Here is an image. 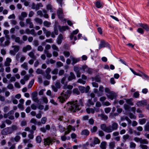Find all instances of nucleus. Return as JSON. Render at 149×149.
Segmentation results:
<instances>
[{"label": "nucleus", "mask_w": 149, "mask_h": 149, "mask_svg": "<svg viewBox=\"0 0 149 149\" xmlns=\"http://www.w3.org/2000/svg\"><path fill=\"white\" fill-rule=\"evenodd\" d=\"M123 140L126 141L127 139H128L129 140L131 141L132 140L131 136H130L128 134H126L125 135L123 136Z\"/></svg>", "instance_id": "obj_24"}, {"label": "nucleus", "mask_w": 149, "mask_h": 149, "mask_svg": "<svg viewBox=\"0 0 149 149\" xmlns=\"http://www.w3.org/2000/svg\"><path fill=\"white\" fill-rule=\"evenodd\" d=\"M139 121L140 124L143 125L146 123V120L145 118H143L139 119Z\"/></svg>", "instance_id": "obj_45"}, {"label": "nucleus", "mask_w": 149, "mask_h": 149, "mask_svg": "<svg viewBox=\"0 0 149 149\" xmlns=\"http://www.w3.org/2000/svg\"><path fill=\"white\" fill-rule=\"evenodd\" d=\"M7 40L5 41L4 44H2L1 45L3 47H5L8 46L10 43V42L9 40L10 38L8 36H6Z\"/></svg>", "instance_id": "obj_25"}, {"label": "nucleus", "mask_w": 149, "mask_h": 149, "mask_svg": "<svg viewBox=\"0 0 149 149\" xmlns=\"http://www.w3.org/2000/svg\"><path fill=\"white\" fill-rule=\"evenodd\" d=\"M93 143H92L90 144L91 146L93 147L95 146V144H99L100 142L99 139L97 137H95L93 141Z\"/></svg>", "instance_id": "obj_15"}, {"label": "nucleus", "mask_w": 149, "mask_h": 149, "mask_svg": "<svg viewBox=\"0 0 149 149\" xmlns=\"http://www.w3.org/2000/svg\"><path fill=\"white\" fill-rule=\"evenodd\" d=\"M58 127L60 130V131L61 132H63L65 130H66V128L65 129V128L63 127V126L61 125H59Z\"/></svg>", "instance_id": "obj_49"}, {"label": "nucleus", "mask_w": 149, "mask_h": 149, "mask_svg": "<svg viewBox=\"0 0 149 149\" xmlns=\"http://www.w3.org/2000/svg\"><path fill=\"white\" fill-rule=\"evenodd\" d=\"M140 143L141 144H148V142L146 139H142L141 138Z\"/></svg>", "instance_id": "obj_51"}, {"label": "nucleus", "mask_w": 149, "mask_h": 149, "mask_svg": "<svg viewBox=\"0 0 149 149\" xmlns=\"http://www.w3.org/2000/svg\"><path fill=\"white\" fill-rule=\"evenodd\" d=\"M101 129L107 133H109L110 131V130H109V126L107 127L106 125L104 124L101 125L100 126Z\"/></svg>", "instance_id": "obj_10"}, {"label": "nucleus", "mask_w": 149, "mask_h": 149, "mask_svg": "<svg viewBox=\"0 0 149 149\" xmlns=\"http://www.w3.org/2000/svg\"><path fill=\"white\" fill-rule=\"evenodd\" d=\"M57 13L58 18L61 20H62L63 19L64 16L62 10L61 8H59L57 11Z\"/></svg>", "instance_id": "obj_9"}, {"label": "nucleus", "mask_w": 149, "mask_h": 149, "mask_svg": "<svg viewBox=\"0 0 149 149\" xmlns=\"http://www.w3.org/2000/svg\"><path fill=\"white\" fill-rule=\"evenodd\" d=\"M106 145L107 143L106 142H103L101 143L100 148L102 149H106Z\"/></svg>", "instance_id": "obj_34"}, {"label": "nucleus", "mask_w": 149, "mask_h": 149, "mask_svg": "<svg viewBox=\"0 0 149 149\" xmlns=\"http://www.w3.org/2000/svg\"><path fill=\"white\" fill-rule=\"evenodd\" d=\"M75 126H72L71 125H69L67 126L66 128L67 130L65 131L64 133V135L61 136V139L62 141H65L66 140V138L65 135L69 134L71 130L75 131Z\"/></svg>", "instance_id": "obj_4"}, {"label": "nucleus", "mask_w": 149, "mask_h": 149, "mask_svg": "<svg viewBox=\"0 0 149 149\" xmlns=\"http://www.w3.org/2000/svg\"><path fill=\"white\" fill-rule=\"evenodd\" d=\"M120 120L122 121H124L125 120H126L129 124H130L131 123V120L127 116H125V117L123 116L121 117L120 118Z\"/></svg>", "instance_id": "obj_27"}, {"label": "nucleus", "mask_w": 149, "mask_h": 149, "mask_svg": "<svg viewBox=\"0 0 149 149\" xmlns=\"http://www.w3.org/2000/svg\"><path fill=\"white\" fill-rule=\"evenodd\" d=\"M118 124L115 122L113 123L112 124L111 126V125L109 126V129H110V131L109 133L111 132L114 130H116L118 128Z\"/></svg>", "instance_id": "obj_7"}, {"label": "nucleus", "mask_w": 149, "mask_h": 149, "mask_svg": "<svg viewBox=\"0 0 149 149\" xmlns=\"http://www.w3.org/2000/svg\"><path fill=\"white\" fill-rule=\"evenodd\" d=\"M17 129V127L16 125H14L11 127H7L4 129L2 130L1 133L3 135H7L12 133L13 131L16 130Z\"/></svg>", "instance_id": "obj_3"}, {"label": "nucleus", "mask_w": 149, "mask_h": 149, "mask_svg": "<svg viewBox=\"0 0 149 149\" xmlns=\"http://www.w3.org/2000/svg\"><path fill=\"white\" fill-rule=\"evenodd\" d=\"M69 27L68 26H58V29L61 32L65 31L66 30L69 29Z\"/></svg>", "instance_id": "obj_14"}, {"label": "nucleus", "mask_w": 149, "mask_h": 149, "mask_svg": "<svg viewBox=\"0 0 149 149\" xmlns=\"http://www.w3.org/2000/svg\"><path fill=\"white\" fill-rule=\"evenodd\" d=\"M71 93V91L70 90H67L65 91H63L61 95L58 97V100L61 103H64L69 97Z\"/></svg>", "instance_id": "obj_2"}, {"label": "nucleus", "mask_w": 149, "mask_h": 149, "mask_svg": "<svg viewBox=\"0 0 149 149\" xmlns=\"http://www.w3.org/2000/svg\"><path fill=\"white\" fill-rule=\"evenodd\" d=\"M38 94L36 92H34L32 94V100L35 102L38 103L39 102L37 96Z\"/></svg>", "instance_id": "obj_8"}, {"label": "nucleus", "mask_w": 149, "mask_h": 149, "mask_svg": "<svg viewBox=\"0 0 149 149\" xmlns=\"http://www.w3.org/2000/svg\"><path fill=\"white\" fill-rule=\"evenodd\" d=\"M73 93L74 94L77 95L80 94V92L77 88H74L73 90Z\"/></svg>", "instance_id": "obj_50"}, {"label": "nucleus", "mask_w": 149, "mask_h": 149, "mask_svg": "<svg viewBox=\"0 0 149 149\" xmlns=\"http://www.w3.org/2000/svg\"><path fill=\"white\" fill-rule=\"evenodd\" d=\"M70 58H71L72 61V64H74L77 63L79 62L80 61L79 58H75L72 57L70 56Z\"/></svg>", "instance_id": "obj_28"}, {"label": "nucleus", "mask_w": 149, "mask_h": 149, "mask_svg": "<svg viewBox=\"0 0 149 149\" xmlns=\"http://www.w3.org/2000/svg\"><path fill=\"white\" fill-rule=\"evenodd\" d=\"M124 108L126 110H128L130 108V107L128 104H125L124 105Z\"/></svg>", "instance_id": "obj_63"}, {"label": "nucleus", "mask_w": 149, "mask_h": 149, "mask_svg": "<svg viewBox=\"0 0 149 149\" xmlns=\"http://www.w3.org/2000/svg\"><path fill=\"white\" fill-rule=\"evenodd\" d=\"M89 132L87 129H84L82 130L81 133L82 135L88 136L89 134Z\"/></svg>", "instance_id": "obj_29"}, {"label": "nucleus", "mask_w": 149, "mask_h": 149, "mask_svg": "<svg viewBox=\"0 0 149 149\" xmlns=\"http://www.w3.org/2000/svg\"><path fill=\"white\" fill-rule=\"evenodd\" d=\"M115 146V142L114 141L111 142L109 144V148L110 149H113Z\"/></svg>", "instance_id": "obj_38"}, {"label": "nucleus", "mask_w": 149, "mask_h": 149, "mask_svg": "<svg viewBox=\"0 0 149 149\" xmlns=\"http://www.w3.org/2000/svg\"><path fill=\"white\" fill-rule=\"evenodd\" d=\"M78 87L79 90L81 93H84V92L85 90L86 89V88L85 87L82 86H79Z\"/></svg>", "instance_id": "obj_44"}, {"label": "nucleus", "mask_w": 149, "mask_h": 149, "mask_svg": "<svg viewBox=\"0 0 149 149\" xmlns=\"http://www.w3.org/2000/svg\"><path fill=\"white\" fill-rule=\"evenodd\" d=\"M94 104V103L91 100V99H89L88 101V103L87 104V105L88 106H90L91 105H93Z\"/></svg>", "instance_id": "obj_52"}, {"label": "nucleus", "mask_w": 149, "mask_h": 149, "mask_svg": "<svg viewBox=\"0 0 149 149\" xmlns=\"http://www.w3.org/2000/svg\"><path fill=\"white\" fill-rule=\"evenodd\" d=\"M34 80L33 79H31V81L30 82L28 86V88H31L32 86H33V84L34 83Z\"/></svg>", "instance_id": "obj_42"}, {"label": "nucleus", "mask_w": 149, "mask_h": 149, "mask_svg": "<svg viewBox=\"0 0 149 149\" xmlns=\"http://www.w3.org/2000/svg\"><path fill=\"white\" fill-rule=\"evenodd\" d=\"M34 21L37 23H39L41 24H42V19L38 17L34 19Z\"/></svg>", "instance_id": "obj_35"}, {"label": "nucleus", "mask_w": 149, "mask_h": 149, "mask_svg": "<svg viewBox=\"0 0 149 149\" xmlns=\"http://www.w3.org/2000/svg\"><path fill=\"white\" fill-rule=\"evenodd\" d=\"M63 54L67 58L70 55V53L69 52L65 51L63 52Z\"/></svg>", "instance_id": "obj_60"}, {"label": "nucleus", "mask_w": 149, "mask_h": 149, "mask_svg": "<svg viewBox=\"0 0 149 149\" xmlns=\"http://www.w3.org/2000/svg\"><path fill=\"white\" fill-rule=\"evenodd\" d=\"M36 72L38 74H43L44 73V72L43 70L39 68L37 69Z\"/></svg>", "instance_id": "obj_47"}, {"label": "nucleus", "mask_w": 149, "mask_h": 149, "mask_svg": "<svg viewBox=\"0 0 149 149\" xmlns=\"http://www.w3.org/2000/svg\"><path fill=\"white\" fill-rule=\"evenodd\" d=\"M95 6L98 8H102L103 6V3L100 1H97L96 3Z\"/></svg>", "instance_id": "obj_23"}, {"label": "nucleus", "mask_w": 149, "mask_h": 149, "mask_svg": "<svg viewBox=\"0 0 149 149\" xmlns=\"http://www.w3.org/2000/svg\"><path fill=\"white\" fill-rule=\"evenodd\" d=\"M76 77L74 74L72 72L70 73V75L68 77V81H70L73 79H75Z\"/></svg>", "instance_id": "obj_18"}, {"label": "nucleus", "mask_w": 149, "mask_h": 149, "mask_svg": "<svg viewBox=\"0 0 149 149\" xmlns=\"http://www.w3.org/2000/svg\"><path fill=\"white\" fill-rule=\"evenodd\" d=\"M110 47V45L107 42L104 40H101L99 45V48L100 49L105 47L109 48Z\"/></svg>", "instance_id": "obj_6"}, {"label": "nucleus", "mask_w": 149, "mask_h": 149, "mask_svg": "<svg viewBox=\"0 0 149 149\" xmlns=\"http://www.w3.org/2000/svg\"><path fill=\"white\" fill-rule=\"evenodd\" d=\"M97 127L96 126H94L92 129H91L92 132H94L97 131Z\"/></svg>", "instance_id": "obj_62"}, {"label": "nucleus", "mask_w": 149, "mask_h": 149, "mask_svg": "<svg viewBox=\"0 0 149 149\" xmlns=\"http://www.w3.org/2000/svg\"><path fill=\"white\" fill-rule=\"evenodd\" d=\"M81 69L82 70V72L83 73L85 72L86 70L89 74H91L92 72L91 70L90 69H88L87 67L85 66H83Z\"/></svg>", "instance_id": "obj_12"}, {"label": "nucleus", "mask_w": 149, "mask_h": 149, "mask_svg": "<svg viewBox=\"0 0 149 149\" xmlns=\"http://www.w3.org/2000/svg\"><path fill=\"white\" fill-rule=\"evenodd\" d=\"M29 56L32 59L35 60L36 58V57L34 55V54L33 52H31L28 54Z\"/></svg>", "instance_id": "obj_37"}, {"label": "nucleus", "mask_w": 149, "mask_h": 149, "mask_svg": "<svg viewBox=\"0 0 149 149\" xmlns=\"http://www.w3.org/2000/svg\"><path fill=\"white\" fill-rule=\"evenodd\" d=\"M134 97L136 98H138L139 97V92L136 91L133 94Z\"/></svg>", "instance_id": "obj_56"}, {"label": "nucleus", "mask_w": 149, "mask_h": 149, "mask_svg": "<svg viewBox=\"0 0 149 149\" xmlns=\"http://www.w3.org/2000/svg\"><path fill=\"white\" fill-rule=\"evenodd\" d=\"M9 110V107L5 106L3 108V111L5 113L7 112Z\"/></svg>", "instance_id": "obj_61"}, {"label": "nucleus", "mask_w": 149, "mask_h": 149, "mask_svg": "<svg viewBox=\"0 0 149 149\" xmlns=\"http://www.w3.org/2000/svg\"><path fill=\"white\" fill-rule=\"evenodd\" d=\"M11 47L13 48V50L10 51L9 53L11 55L14 56L19 50V47L17 45H12Z\"/></svg>", "instance_id": "obj_5"}, {"label": "nucleus", "mask_w": 149, "mask_h": 149, "mask_svg": "<svg viewBox=\"0 0 149 149\" xmlns=\"http://www.w3.org/2000/svg\"><path fill=\"white\" fill-rule=\"evenodd\" d=\"M58 69L57 68H55L52 72L51 73L53 74H58Z\"/></svg>", "instance_id": "obj_57"}, {"label": "nucleus", "mask_w": 149, "mask_h": 149, "mask_svg": "<svg viewBox=\"0 0 149 149\" xmlns=\"http://www.w3.org/2000/svg\"><path fill=\"white\" fill-rule=\"evenodd\" d=\"M140 26L147 31H149V27L147 25L145 24H141Z\"/></svg>", "instance_id": "obj_32"}, {"label": "nucleus", "mask_w": 149, "mask_h": 149, "mask_svg": "<svg viewBox=\"0 0 149 149\" xmlns=\"http://www.w3.org/2000/svg\"><path fill=\"white\" fill-rule=\"evenodd\" d=\"M67 82H65V84L64 85L63 88V89H68L69 90H71L72 89L73 86L72 85H67Z\"/></svg>", "instance_id": "obj_26"}, {"label": "nucleus", "mask_w": 149, "mask_h": 149, "mask_svg": "<svg viewBox=\"0 0 149 149\" xmlns=\"http://www.w3.org/2000/svg\"><path fill=\"white\" fill-rule=\"evenodd\" d=\"M55 62L56 61L55 60L52 59H51L50 60L47 61L46 62V63L47 64H49V63L53 64L55 63Z\"/></svg>", "instance_id": "obj_48"}, {"label": "nucleus", "mask_w": 149, "mask_h": 149, "mask_svg": "<svg viewBox=\"0 0 149 149\" xmlns=\"http://www.w3.org/2000/svg\"><path fill=\"white\" fill-rule=\"evenodd\" d=\"M31 8L36 9V10H38L39 9L38 4L36 5L34 3H32Z\"/></svg>", "instance_id": "obj_39"}, {"label": "nucleus", "mask_w": 149, "mask_h": 149, "mask_svg": "<svg viewBox=\"0 0 149 149\" xmlns=\"http://www.w3.org/2000/svg\"><path fill=\"white\" fill-rule=\"evenodd\" d=\"M108 97L111 100H113L116 97V93L113 92H111L107 95Z\"/></svg>", "instance_id": "obj_13"}, {"label": "nucleus", "mask_w": 149, "mask_h": 149, "mask_svg": "<svg viewBox=\"0 0 149 149\" xmlns=\"http://www.w3.org/2000/svg\"><path fill=\"white\" fill-rule=\"evenodd\" d=\"M42 12L44 14L43 16L46 18H49V16L48 14L47 13V11L45 10H43Z\"/></svg>", "instance_id": "obj_41"}, {"label": "nucleus", "mask_w": 149, "mask_h": 149, "mask_svg": "<svg viewBox=\"0 0 149 149\" xmlns=\"http://www.w3.org/2000/svg\"><path fill=\"white\" fill-rule=\"evenodd\" d=\"M42 29L44 33L45 34V35L47 37H48L51 35V32L47 30L45 28L43 27L42 28Z\"/></svg>", "instance_id": "obj_21"}, {"label": "nucleus", "mask_w": 149, "mask_h": 149, "mask_svg": "<svg viewBox=\"0 0 149 149\" xmlns=\"http://www.w3.org/2000/svg\"><path fill=\"white\" fill-rule=\"evenodd\" d=\"M99 92L97 93V96L98 97L102 95V92L104 91V87L102 86H100L99 87Z\"/></svg>", "instance_id": "obj_22"}, {"label": "nucleus", "mask_w": 149, "mask_h": 149, "mask_svg": "<svg viewBox=\"0 0 149 149\" xmlns=\"http://www.w3.org/2000/svg\"><path fill=\"white\" fill-rule=\"evenodd\" d=\"M41 138L39 136H37L36 138V140L37 143H40L41 141Z\"/></svg>", "instance_id": "obj_54"}, {"label": "nucleus", "mask_w": 149, "mask_h": 149, "mask_svg": "<svg viewBox=\"0 0 149 149\" xmlns=\"http://www.w3.org/2000/svg\"><path fill=\"white\" fill-rule=\"evenodd\" d=\"M87 112L88 113H91L93 114L94 113L95 110L93 108H87L86 109Z\"/></svg>", "instance_id": "obj_30"}, {"label": "nucleus", "mask_w": 149, "mask_h": 149, "mask_svg": "<svg viewBox=\"0 0 149 149\" xmlns=\"http://www.w3.org/2000/svg\"><path fill=\"white\" fill-rule=\"evenodd\" d=\"M147 102L146 100L139 101L137 102L136 104L139 107H143L146 105Z\"/></svg>", "instance_id": "obj_11"}, {"label": "nucleus", "mask_w": 149, "mask_h": 149, "mask_svg": "<svg viewBox=\"0 0 149 149\" xmlns=\"http://www.w3.org/2000/svg\"><path fill=\"white\" fill-rule=\"evenodd\" d=\"M21 67L26 70H28V67L26 63H24L23 64L21 65Z\"/></svg>", "instance_id": "obj_46"}, {"label": "nucleus", "mask_w": 149, "mask_h": 149, "mask_svg": "<svg viewBox=\"0 0 149 149\" xmlns=\"http://www.w3.org/2000/svg\"><path fill=\"white\" fill-rule=\"evenodd\" d=\"M26 23L27 24L29 25V27L30 28H32L33 27V24L31 22V19L30 18H27L26 20Z\"/></svg>", "instance_id": "obj_16"}, {"label": "nucleus", "mask_w": 149, "mask_h": 149, "mask_svg": "<svg viewBox=\"0 0 149 149\" xmlns=\"http://www.w3.org/2000/svg\"><path fill=\"white\" fill-rule=\"evenodd\" d=\"M55 86L57 87L58 89L60 88L61 87V84L59 81H57L55 84Z\"/></svg>", "instance_id": "obj_53"}, {"label": "nucleus", "mask_w": 149, "mask_h": 149, "mask_svg": "<svg viewBox=\"0 0 149 149\" xmlns=\"http://www.w3.org/2000/svg\"><path fill=\"white\" fill-rule=\"evenodd\" d=\"M31 47L30 45H27L23 47L22 51L24 52H26L27 51H29L31 49Z\"/></svg>", "instance_id": "obj_20"}, {"label": "nucleus", "mask_w": 149, "mask_h": 149, "mask_svg": "<svg viewBox=\"0 0 149 149\" xmlns=\"http://www.w3.org/2000/svg\"><path fill=\"white\" fill-rule=\"evenodd\" d=\"M51 142V140L49 138H47L44 139V143L45 145H49Z\"/></svg>", "instance_id": "obj_33"}, {"label": "nucleus", "mask_w": 149, "mask_h": 149, "mask_svg": "<svg viewBox=\"0 0 149 149\" xmlns=\"http://www.w3.org/2000/svg\"><path fill=\"white\" fill-rule=\"evenodd\" d=\"M98 116L100 117L102 119L104 120H106L108 118L107 116L104 114H101L100 115H99Z\"/></svg>", "instance_id": "obj_36"}, {"label": "nucleus", "mask_w": 149, "mask_h": 149, "mask_svg": "<svg viewBox=\"0 0 149 149\" xmlns=\"http://www.w3.org/2000/svg\"><path fill=\"white\" fill-rule=\"evenodd\" d=\"M63 35L60 34L57 38V42L58 44H60L62 40L63 39Z\"/></svg>", "instance_id": "obj_17"}, {"label": "nucleus", "mask_w": 149, "mask_h": 149, "mask_svg": "<svg viewBox=\"0 0 149 149\" xmlns=\"http://www.w3.org/2000/svg\"><path fill=\"white\" fill-rule=\"evenodd\" d=\"M15 42H16L20 44L23 43L22 40H20V38L19 37H16L15 40Z\"/></svg>", "instance_id": "obj_40"}, {"label": "nucleus", "mask_w": 149, "mask_h": 149, "mask_svg": "<svg viewBox=\"0 0 149 149\" xmlns=\"http://www.w3.org/2000/svg\"><path fill=\"white\" fill-rule=\"evenodd\" d=\"M84 100L80 99L79 100V103H78L77 100L75 101L69 102L67 103V104L70 105V110L73 112H76V111L79 110L81 109V107L84 106Z\"/></svg>", "instance_id": "obj_1"}, {"label": "nucleus", "mask_w": 149, "mask_h": 149, "mask_svg": "<svg viewBox=\"0 0 149 149\" xmlns=\"http://www.w3.org/2000/svg\"><path fill=\"white\" fill-rule=\"evenodd\" d=\"M77 82L82 84H84L86 82V81L83 80L81 79H79L77 81Z\"/></svg>", "instance_id": "obj_58"}, {"label": "nucleus", "mask_w": 149, "mask_h": 149, "mask_svg": "<svg viewBox=\"0 0 149 149\" xmlns=\"http://www.w3.org/2000/svg\"><path fill=\"white\" fill-rule=\"evenodd\" d=\"M43 24L44 26L47 27H49L51 25V23L50 22L47 21H45L43 22Z\"/></svg>", "instance_id": "obj_43"}, {"label": "nucleus", "mask_w": 149, "mask_h": 149, "mask_svg": "<svg viewBox=\"0 0 149 149\" xmlns=\"http://www.w3.org/2000/svg\"><path fill=\"white\" fill-rule=\"evenodd\" d=\"M136 146V144L133 142H131L130 143V148H135Z\"/></svg>", "instance_id": "obj_59"}, {"label": "nucleus", "mask_w": 149, "mask_h": 149, "mask_svg": "<svg viewBox=\"0 0 149 149\" xmlns=\"http://www.w3.org/2000/svg\"><path fill=\"white\" fill-rule=\"evenodd\" d=\"M46 8L47 10H50L51 13L53 12L54 11V9L51 5H47L46 6Z\"/></svg>", "instance_id": "obj_31"}, {"label": "nucleus", "mask_w": 149, "mask_h": 149, "mask_svg": "<svg viewBox=\"0 0 149 149\" xmlns=\"http://www.w3.org/2000/svg\"><path fill=\"white\" fill-rule=\"evenodd\" d=\"M125 100L126 103L131 106H133L134 105V103L132 102L133 99L132 98L130 99H124Z\"/></svg>", "instance_id": "obj_19"}, {"label": "nucleus", "mask_w": 149, "mask_h": 149, "mask_svg": "<svg viewBox=\"0 0 149 149\" xmlns=\"http://www.w3.org/2000/svg\"><path fill=\"white\" fill-rule=\"evenodd\" d=\"M130 118L131 119H135L136 117L135 116L133 113H130L129 114Z\"/></svg>", "instance_id": "obj_64"}, {"label": "nucleus", "mask_w": 149, "mask_h": 149, "mask_svg": "<svg viewBox=\"0 0 149 149\" xmlns=\"http://www.w3.org/2000/svg\"><path fill=\"white\" fill-rule=\"evenodd\" d=\"M66 80V77L65 76L63 77L61 79V83L62 84L64 85L65 84V81Z\"/></svg>", "instance_id": "obj_55"}]
</instances>
